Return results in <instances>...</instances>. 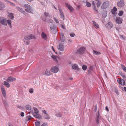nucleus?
<instances>
[{"label":"nucleus","instance_id":"obj_1","mask_svg":"<svg viewBox=\"0 0 126 126\" xmlns=\"http://www.w3.org/2000/svg\"><path fill=\"white\" fill-rule=\"evenodd\" d=\"M85 49V48L84 47H82L78 49L76 52L78 54L81 55L84 53Z\"/></svg>","mask_w":126,"mask_h":126},{"label":"nucleus","instance_id":"obj_2","mask_svg":"<svg viewBox=\"0 0 126 126\" xmlns=\"http://www.w3.org/2000/svg\"><path fill=\"white\" fill-rule=\"evenodd\" d=\"M0 23L2 25L7 26V19L4 17H0Z\"/></svg>","mask_w":126,"mask_h":126},{"label":"nucleus","instance_id":"obj_3","mask_svg":"<svg viewBox=\"0 0 126 126\" xmlns=\"http://www.w3.org/2000/svg\"><path fill=\"white\" fill-rule=\"evenodd\" d=\"M109 2L108 1L104 2L102 4L101 8L102 9H104L107 8L109 5Z\"/></svg>","mask_w":126,"mask_h":126},{"label":"nucleus","instance_id":"obj_4","mask_svg":"<svg viewBox=\"0 0 126 126\" xmlns=\"http://www.w3.org/2000/svg\"><path fill=\"white\" fill-rule=\"evenodd\" d=\"M117 6L120 8L123 7L124 6L125 4L123 0H120L118 1L117 3Z\"/></svg>","mask_w":126,"mask_h":126},{"label":"nucleus","instance_id":"obj_5","mask_svg":"<svg viewBox=\"0 0 126 126\" xmlns=\"http://www.w3.org/2000/svg\"><path fill=\"white\" fill-rule=\"evenodd\" d=\"M57 48L58 50L61 51H63L64 49V45L62 43L60 44L58 46Z\"/></svg>","mask_w":126,"mask_h":126},{"label":"nucleus","instance_id":"obj_6","mask_svg":"<svg viewBox=\"0 0 126 126\" xmlns=\"http://www.w3.org/2000/svg\"><path fill=\"white\" fill-rule=\"evenodd\" d=\"M35 37L34 35L32 34H30L28 36H25L24 39L26 40H29L32 39H35Z\"/></svg>","mask_w":126,"mask_h":126},{"label":"nucleus","instance_id":"obj_7","mask_svg":"<svg viewBox=\"0 0 126 126\" xmlns=\"http://www.w3.org/2000/svg\"><path fill=\"white\" fill-rule=\"evenodd\" d=\"M28 8L25 9V11L27 12L33 14V8L31 6H30Z\"/></svg>","mask_w":126,"mask_h":126},{"label":"nucleus","instance_id":"obj_8","mask_svg":"<svg viewBox=\"0 0 126 126\" xmlns=\"http://www.w3.org/2000/svg\"><path fill=\"white\" fill-rule=\"evenodd\" d=\"M50 70L52 72L54 73H56L58 72L59 70L57 67L54 66L51 68Z\"/></svg>","mask_w":126,"mask_h":126},{"label":"nucleus","instance_id":"obj_9","mask_svg":"<svg viewBox=\"0 0 126 126\" xmlns=\"http://www.w3.org/2000/svg\"><path fill=\"white\" fill-rule=\"evenodd\" d=\"M113 24L111 22H109L106 25V27L109 29H110L113 27Z\"/></svg>","mask_w":126,"mask_h":126},{"label":"nucleus","instance_id":"obj_10","mask_svg":"<svg viewBox=\"0 0 126 126\" xmlns=\"http://www.w3.org/2000/svg\"><path fill=\"white\" fill-rule=\"evenodd\" d=\"M1 89L2 93L3 96L4 97H5L6 95V91L3 86H1Z\"/></svg>","mask_w":126,"mask_h":126},{"label":"nucleus","instance_id":"obj_11","mask_svg":"<svg viewBox=\"0 0 126 126\" xmlns=\"http://www.w3.org/2000/svg\"><path fill=\"white\" fill-rule=\"evenodd\" d=\"M115 20L116 23L118 24H121L123 21V19L120 17H116Z\"/></svg>","mask_w":126,"mask_h":126},{"label":"nucleus","instance_id":"obj_12","mask_svg":"<svg viewBox=\"0 0 126 126\" xmlns=\"http://www.w3.org/2000/svg\"><path fill=\"white\" fill-rule=\"evenodd\" d=\"M72 67L73 69L76 70L77 71H79L80 69L79 68V67L78 65L76 64H73L72 66Z\"/></svg>","mask_w":126,"mask_h":126},{"label":"nucleus","instance_id":"obj_13","mask_svg":"<svg viewBox=\"0 0 126 126\" xmlns=\"http://www.w3.org/2000/svg\"><path fill=\"white\" fill-rule=\"evenodd\" d=\"M16 79L14 78H13L11 77H9L6 80L8 82H11L15 80Z\"/></svg>","mask_w":126,"mask_h":126},{"label":"nucleus","instance_id":"obj_14","mask_svg":"<svg viewBox=\"0 0 126 126\" xmlns=\"http://www.w3.org/2000/svg\"><path fill=\"white\" fill-rule=\"evenodd\" d=\"M118 82L121 85H124L125 84V82L124 80L122 79V80L119 79V80H117Z\"/></svg>","mask_w":126,"mask_h":126},{"label":"nucleus","instance_id":"obj_15","mask_svg":"<svg viewBox=\"0 0 126 126\" xmlns=\"http://www.w3.org/2000/svg\"><path fill=\"white\" fill-rule=\"evenodd\" d=\"M65 5L71 11H72L73 10V9L72 7L70 4L67 3H65Z\"/></svg>","mask_w":126,"mask_h":126},{"label":"nucleus","instance_id":"obj_16","mask_svg":"<svg viewBox=\"0 0 126 126\" xmlns=\"http://www.w3.org/2000/svg\"><path fill=\"white\" fill-rule=\"evenodd\" d=\"M5 7L4 4L2 2L0 1V10H3Z\"/></svg>","mask_w":126,"mask_h":126},{"label":"nucleus","instance_id":"obj_17","mask_svg":"<svg viewBox=\"0 0 126 126\" xmlns=\"http://www.w3.org/2000/svg\"><path fill=\"white\" fill-rule=\"evenodd\" d=\"M101 117H99V114L96 116V122L97 124H98L100 122V119Z\"/></svg>","mask_w":126,"mask_h":126},{"label":"nucleus","instance_id":"obj_18","mask_svg":"<svg viewBox=\"0 0 126 126\" xmlns=\"http://www.w3.org/2000/svg\"><path fill=\"white\" fill-rule=\"evenodd\" d=\"M58 9L60 11V16H61V17L62 18H63V19H64V15L63 14V12L62 11V10L60 8H59Z\"/></svg>","mask_w":126,"mask_h":126},{"label":"nucleus","instance_id":"obj_19","mask_svg":"<svg viewBox=\"0 0 126 126\" xmlns=\"http://www.w3.org/2000/svg\"><path fill=\"white\" fill-rule=\"evenodd\" d=\"M60 39L61 42H64L65 41V38L64 34L63 33H61Z\"/></svg>","mask_w":126,"mask_h":126},{"label":"nucleus","instance_id":"obj_20","mask_svg":"<svg viewBox=\"0 0 126 126\" xmlns=\"http://www.w3.org/2000/svg\"><path fill=\"white\" fill-rule=\"evenodd\" d=\"M51 74L50 71L48 69L46 70L45 72V73L44 74V75L47 76H49Z\"/></svg>","mask_w":126,"mask_h":126},{"label":"nucleus","instance_id":"obj_21","mask_svg":"<svg viewBox=\"0 0 126 126\" xmlns=\"http://www.w3.org/2000/svg\"><path fill=\"white\" fill-rule=\"evenodd\" d=\"M41 36L42 38L44 40H46L47 39L46 34L43 32L41 33Z\"/></svg>","mask_w":126,"mask_h":126},{"label":"nucleus","instance_id":"obj_22","mask_svg":"<svg viewBox=\"0 0 126 126\" xmlns=\"http://www.w3.org/2000/svg\"><path fill=\"white\" fill-rule=\"evenodd\" d=\"M17 9L20 12L24 14L25 13V11L23 10L22 8H21L17 6L16 7Z\"/></svg>","mask_w":126,"mask_h":126},{"label":"nucleus","instance_id":"obj_23","mask_svg":"<svg viewBox=\"0 0 126 126\" xmlns=\"http://www.w3.org/2000/svg\"><path fill=\"white\" fill-rule=\"evenodd\" d=\"M33 115L34 117L38 119H40L42 118L41 116L40 115L38 114H36V115H34V114H33Z\"/></svg>","mask_w":126,"mask_h":126},{"label":"nucleus","instance_id":"obj_24","mask_svg":"<svg viewBox=\"0 0 126 126\" xmlns=\"http://www.w3.org/2000/svg\"><path fill=\"white\" fill-rule=\"evenodd\" d=\"M7 22L8 25L11 28L12 27L11 20L10 19H8L7 20Z\"/></svg>","mask_w":126,"mask_h":126},{"label":"nucleus","instance_id":"obj_25","mask_svg":"<svg viewBox=\"0 0 126 126\" xmlns=\"http://www.w3.org/2000/svg\"><path fill=\"white\" fill-rule=\"evenodd\" d=\"M43 117L45 119H50L49 116V115L47 114H44Z\"/></svg>","mask_w":126,"mask_h":126},{"label":"nucleus","instance_id":"obj_26","mask_svg":"<svg viewBox=\"0 0 126 126\" xmlns=\"http://www.w3.org/2000/svg\"><path fill=\"white\" fill-rule=\"evenodd\" d=\"M25 108L26 109L28 110H30L32 108L31 106L29 105H26L25 106Z\"/></svg>","mask_w":126,"mask_h":126},{"label":"nucleus","instance_id":"obj_27","mask_svg":"<svg viewBox=\"0 0 126 126\" xmlns=\"http://www.w3.org/2000/svg\"><path fill=\"white\" fill-rule=\"evenodd\" d=\"M9 18L13 19L14 18V14L12 13H10L8 16Z\"/></svg>","mask_w":126,"mask_h":126},{"label":"nucleus","instance_id":"obj_28","mask_svg":"<svg viewBox=\"0 0 126 126\" xmlns=\"http://www.w3.org/2000/svg\"><path fill=\"white\" fill-rule=\"evenodd\" d=\"M4 85L7 87L9 88L10 87V84L7 82L6 81H4Z\"/></svg>","mask_w":126,"mask_h":126},{"label":"nucleus","instance_id":"obj_29","mask_svg":"<svg viewBox=\"0 0 126 126\" xmlns=\"http://www.w3.org/2000/svg\"><path fill=\"white\" fill-rule=\"evenodd\" d=\"M50 29L51 30L54 29L56 28L55 26L54 25L51 24L50 25Z\"/></svg>","mask_w":126,"mask_h":126},{"label":"nucleus","instance_id":"obj_30","mask_svg":"<svg viewBox=\"0 0 126 126\" xmlns=\"http://www.w3.org/2000/svg\"><path fill=\"white\" fill-rule=\"evenodd\" d=\"M93 22L94 26H96L97 28H99V25L96 22L94 21H93Z\"/></svg>","mask_w":126,"mask_h":126},{"label":"nucleus","instance_id":"obj_31","mask_svg":"<svg viewBox=\"0 0 126 126\" xmlns=\"http://www.w3.org/2000/svg\"><path fill=\"white\" fill-rule=\"evenodd\" d=\"M93 54L96 55H98L100 54V52L94 50L93 51Z\"/></svg>","mask_w":126,"mask_h":126},{"label":"nucleus","instance_id":"obj_32","mask_svg":"<svg viewBox=\"0 0 126 126\" xmlns=\"http://www.w3.org/2000/svg\"><path fill=\"white\" fill-rule=\"evenodd\" d=\"M5 1L7 2V3H8L10 5H12L13 6H15V4L11 2H10L9 1H8V0H6Z\"/></svg>","mask_w":126,"mask_h":126},{"label":"nucleus","instance_id":"obj_33","mask_svg":"<svg viewBox=\"0 0 126 126\" xmlns=\"http://www.w3.org/2000/svg\"><path fill=\"white\" fill-rule=\"evenodd\" d=\"M33 109H34V112L36 114H37L38 113L39 111L35 107H34L33 108Z\"/></svg>","mask_w":126,"mask_h":126},{"label":"nucleus","instance_id":"obj_34","mask_svg":"<svg viewBox=\"0 0 126 126\" xmlns=\"http://www.w3.org/2000/svg\"><path fill=\"white\" fill-rule=\"evenodd\" d=\"M51 57L53 58V60L54 61L56 62L57 61V60L56 59V57L54 55H52L51 56Z\"/></svg>","mask_w":126,"mask_h":126},{"label":"nucleus","instance_id":"obj_35","mask_svg":"<svg viewBox=\"0 0 126 126\" xmlns=\"http://www.w3.org/2000/svg\"><path fill=\"white\" fill-rule=\"evenodd\" d=\"M122 68L125 72H126V67L124 65H121Z\"/></svg>","mask_w":126,"mask_h":126},{"label":"nucleus","instance_id":"obj_36","mask_svg":"<svg viewBox=\"0 0 126 126\" xmlns=\"http://www.w3.org/2000/svg\"><path fill=\"white\" fill-rule=\"evenodd\" d=\"M55 115L57 117H61L62 116L60 112L57 113V114Z\"/></svg>","mask_w":126,"mask_h":126},{"label":"nucleus","instance_id":"obj_37","mask_svg":"<svg viewBox=\"0 0 126 126\" xmlns=\"http://www.w3.org/2000/svg\"><path fill=\"white\" fill-rule=\"evenodd\" d=\"M51 30L53 34H55L57 32V30L56 28Z\"/></svg>","mask_w":126,"mask_h":126},{"label":"nucleus","instance_id":"obj_38","mask_svg":"<svg viewBox=\"0 0 126 126\" xmlns=\"http://www.w3.org/2000/svg\"><path fill=\"white\" fill-rule=\"evenodd\" d=\"M82 69L84 70H85L87 69V67L86 65H84L82 66Z\"/></svg>","mask_w":126,"mask_h":126},{"label":"nucleus","instance_id":"obj_39","mask_svg":"<svg viewBox=\"0 0 126 126\" xmlns=\"http://www.w3.org/2000/svg\"><path fill=\"white\" fill-rule=\"evenodd\" d=\"M101 1L99 0L98 1L97 3V7H99L100 6V5L101 4Z\"/></svg>","mask_w":126,"mask_h":126},{"label":"nucleus","instance_id":"obj_40","mask_svg":"<svg viewBox=\"0 0 126 126\" xmlns=\"http://www.w3.org/2000/svg\"><path fill=\"white\" fill-rule=\"evenodd\" d=\"M27 121H29L31 120V119L32 118V117L30 115H28L27 117Z\"/></svg>","mask_w":126,"mask_h":126},{"label":"nucleus","instance_id":"obj_41","mask_svg":"<svg viewBox=\"0 0 126 126\" xmlns=\"http://www.w3.org/2000/svg\"><path fill=\"white\" fill-rule=\"evenodd\" d=\"M123 13L124 12L123 11H121L119 12L118 13V15L120 16H121L123 14Z\"/></svg>","mask_w":126,"mask_h":126},{"label":"nucleus","instance_id":"obj_42","mask_svg":"<svg viewBox=\"0 0 126 126\" xmlns=\"http://www.w3.org/2000/svg\"><path fill=\"white\" fill-rule=\"evenodd\" d=\"M35 124L36 126H40V123L39 122H35Z\"/></svg>","mask_w":126,"mask_h":126},{"label":"nucleus","instance_id":"obj_43","mask_svg":"<svg viewBox=\"0 0 126 126\" xmlns=\"http://www.w3.org/2000/svg\"><path fill=\"white\" fill-rule=\"evenodd\" d=\"M24 7L26 8V9H27V8H29L28 7H29L30 6L29 4H25L24 5Z\"/></svg>","mask_w":126,"mask_h":126},{"label":"nucleus","instance_id":"obj_44","mask_svg":"<svg viewBox=\"0 0 126 126\" xmlns=\"http://www.w3.org/2000/svg\"><path fill=\"white\" fill-rule=\"evenodd\" d=\"M33 89L32 88H31L29 89V92L31 93H32L33 92Z\"/></svg>","mask_w":126,"mask_h":126},{"label":"nucleus","instance_id":"obj_45","mask_svg":"<svg viewBox=\"0 0 126 126\" xmlns=\"http://www.w3.org/2000/svg\"><path fill=\"white\" fill-rule=\"evenodd\" d=\"M86 6L87 7H90L91 6V4H90V3L89 2H86Z\"/></svg>","mask_w":126,"mask_h":126},{"label":"nucleus","instance_id":"obj_46","mask_svg":"<svg viewBox=\"0 0 126 126\" xmlns=\"http://www.w3.org/2000/svg\"><path fill=\"white\" fill-rule=\"evenodd\" d=\"M47 123H44L41 125V126H47Z\"/></svg>","mask_w":126,"mask_h":126},{"label":"nucleus","instance_id":"obj_47","mask_svg":"<svg viewBox=\"0 0 126 126\" xmlns=\"http://www.w3.org/2000/svg\"><path fill=\"white\" fill-rule=\"evenodd\" d=\"M53 19L56 23H59V22L57 19L55 17H54Z\"/></svg>","mask_w":126,"mask_h":126},{"label":"nucleus","instance_id":"obj_48","mask_svg":"<svg viewBox=\"0 0 126 126\" xmlns=\"http://www.w3.org/2000/svg\"><path fill=\"white\" fill-rule=\"evenodd\" d=\"M70 36L71 37H74L75 35V34L73 33H72L70 34Z\"/></svg>","mask_w":126,"mask_h":126},{"label":"nucleus","instance_id":"obj_49","mask_svg":"<svg viewBox=\"0 0 126 126\" xmlns=\"http://www.w3.org/2000/svg\"><path fill=\"white\" fill-rule=\"evenodd\" d=\"M42 112L44 113V114H47V111L44 110H42Z\"/></svg>","mask_w":126,"mask_h":126},{"label":"nucleus","instance_id":"obj_50","mask_svg":"<svg viewBox=\"0 0 126 126\" xmlns=\"http://www.w3.org/2000/svg\"><path fill=\"white\" fill-rule=\"evenodd\" d=\"M44 14L46 16H48L49 14L47 13L46 12H44Z\"/></svg>","mask_w":126,"mask_h":126},{"label":"nucleus","instance_id":"obj_51","mask_svg":"<svg viewBox=\"0 0 126 126\" xmlns=\"http://www.w3.org/2000/svg\"><path fill=\"white\" fill-rule=\"evenodd\" d=\"M68 64H69V65L70 66H72V63L71 62V61H69L68 62Z\"/></svg>","mask_w":126,"mask_h":126},{"label":"nucleus","instance_id":"obj_52","mask_svg":"<svg viewBox=\"0 0 126 126\" xmlns=\"http://www.w3.org/2000/svg\"><path fill=\"white\" fill-rule=\"evenodd\" d=\"M120 75L123 78L125 77V75L123 73H121L120 74Z\"/></svg>","mask_w":126,"mask_h":126},{"label":"nucleus","instance_id":"obj_53","mask_svg":"<svg viewBox=\"0 0 126 126\" xmlns=\"http://www.w3.org/2000/svg\"><path fill=\"white\" fill-rule=\"evenodd\" d=\"M92 70V68L91 67H90L88 70V72L90 73Z\"/></svg>","mask_w":126,"mask_h":126},{"label":"nucleus","instance_id":"obj_54","mask_svg":"<svg viewBox=\"0 0 126 126\" xmlns=\"http://www.w3.org/2000/svg\"><path fill=\"white\" fill-rule=\"evenodd\" d=\"M22 117L24 116V114L23 112H21L20 113Z\"/></svg>","mask_w":126,"mask_h":126},{"label":"nucleus","instance_id":"obj_55","mask_svg":"<svg viewBox=\"0 0 126 126\" xmlns=\"http://www.w3.org/2000/svg\"><path fill=\"white\" fill-rule=\"evenodd\" d=\"M53 21L52 19H49V22L50 23H52L53 22Z\"/></svg>","mask_w":126,"mask_h":126},{"label":"nucleus","instance_id":"obj_56","mask_svg":"<svg viewBox=\"0 0 126 126\" xmlns=\"http://www.w3.org/2000/svg\"><path fill=\"white\" fill-rule=\"evenodd\" d=\"M113 10L114 11H116L117 10V9L115 7H114L113 8Z\"/></svg>","mask_w":126,"mask_h":126},{"label":"nucleus","instance_id":"obj_57","mask_svg":"<svg viewBox=\"0 0 126 126\" xmlns=\"http://www.w3.org/2000/svg\"><path fill=\"white\" fill-rule=\"evenodd\" d=\"M105 109H106V110L107 111H109V109H108V107L107 106H106V108H105Z\"/></svg>","mask_w":126,"mask_h":126},{"label":"nucleus","instance_id":"obj_58","mask_svg":"<svg viewBox=\"0 0 126 126\" xmlns=\"http://www.w3.org/2000/svg\"><path fill=\"white\" fill-rule=\"evenodd\" d=\"M115 92H116V94H117V95H118V91H117V89H115Z\"/></svg>","mask_w":126,"mask_h":126},{"label":"nucleus","instance_id":"obj_59","mask_svg":"<svg viewBox=\"0 0 126 126\" xmlns=\"http://www.w3.org/2000/svg\"><path fill=\"white\" fill-rule=\"evenodd\" d=\"M92 4L94 6H95V4L94 2V1L92 2Z\"/></svg>","mask_w":126,"mask_h":126},{"label":"nucleus","instance_id":"obj_60","mask_svg":"<svg viewBox=\"0 0 126 126\" xmlns=\"http://www.w3.org/2000/svg\"><path fill=\"white\" fill-rule=\"evenodd\" d=\"M93 9L94 10H95L96 11H97V10L96 9V8L95 6H94Z\"/></svg>","mask_w":126,"mask_h":126},{"label":"nucleus","instance_id":"obj_61","mask_svg":"<svg viewBox=\"0 0 126 126\" xmlns=\"http://www.w3.org/2000/svg\"><path fill=\"white\" fill-rule=\"evenodd\" d=\"M77 8L78 9H79L80 8V6L79 5H78L77 6Z\"/></svg>","mask_w":126,"mask_h":126},{"label":"nucleus","instance_id":"obj_62","mask_svg":"<svg viewBox=\"0 0 126 126\" xmlns=\"http://www.w3.org/2000/svg\"><path fill=\"white\" fill-rule=\"evenodd\" d=\"M61 27H62V28H63V29H65V27L62 25H61Z\"/></svg>","mask_w":126,"mask_h":126},{"label":"nucleus","instance_id":"obj_63","mask_svg":"<svg viewBox=\"0 0 126 126\" xmlns=\"http://www.w3.org/2000/svg\"><path fill=\"white\" fill-rule=\"evenodd\" d=\"M51 48L54 51V52H55V50L54 49V47L53 46H52L51 47Z\"/></svg>","mask_w":126,"mask_h":126},{"label":"nucleus","instance_id":"obj_64","mask_svg":"<svg viewBox=\"0 0 126 126\" xmlns=\"http://www.w3.org/2000/svg\"><path fill=\"white\" fill-rule=\"evenodd\" d=\"M72 42V40L70 39H69L68 40V42L69 43H71Z\"/></svg>","mask_w":126,"mask_h":126}]
</instances>
